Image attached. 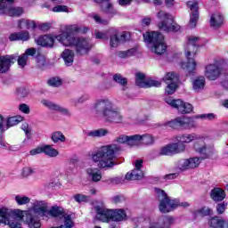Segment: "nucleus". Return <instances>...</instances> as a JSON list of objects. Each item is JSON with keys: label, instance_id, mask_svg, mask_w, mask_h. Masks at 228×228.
Masks as SVG:
<instances>
[{"label": "nucleus", "instance_id": "f257e3e1", "mask_svg": "<svg viewBox=\"0 0 228 228\" xmlns=\"http://www.w3.org/2000/svg\"><path fill=\"white\" fill-rule=\"evenodd\" d=\"M88 27H81L77 24L62 25L59 30V35L56 37L57 42L63 47H75L77 54L85 56V54H88L92 51L94 43L88 37H76L73 33L85 35L88 33Z\"/></svg>", "mask_w": 228, "mask_h": 228}, {"label": "nucleus", "instance_id": "f03ea898", "mask_svg": "<svg viewBox=\"0 0 228 228\" xmlns=\"http://www.w3.org/2000/svg\"><path fill=\"white\" fill-rule=\"evenodd\" d=\"M94 112L96 117L109 124H122L124 116L113 106V102L108 98H101L94 103Z\"/></svg>", "mask_w": 228, "mask_h": 228}, {"label": "nucleus", "instance_id": "7ed1b4c3", "mask_svg": "<svg viewBox=\"0 0 228 228\" xmlns=\"http://www.w3.org/2000/svg\"><path fill=\"white\" fill-rule=\"evenodd\" d=\"M120 151H122V147L117 143L107 144L93 152L90 158L94 163L97 164L98 168H113L117 152H120Z\"/></svg>", "mask_w": 228, "mask_h": 228}, {"label": "nucleus", "instance_id": "20e7f679", "mask_svg": "<svg viewBox=\"0 0 228 228\" xmlns=\"http://www.w3.org/2000/svg\"><path fill=\"white\" fill-rule=\"evenodd\" d=\"M49 206L45 201H34L33 206L28 209L25 215L24 222L27 223L29 228H40L42 224L40 220L35 215H41V216H45L47 215V210Z\"/></svg>", "mask_w": 228, "mask_h": 228}, {"label": "nucleus", "instance_id": "39448f33", "mask_svg": "<svg viewBox=\"0 0 228 228\" xmlns=\"http://www.w3.org/2000/svg\"><path fill=\"white\" fill-rule=\"evenodd\" d=\"M144 40L148 43V47L154 54L161 55L167 53V43L165 37L158 31L146 32L143 34Z\"/></svg>", "mask_w": 228, "mask_h": 228}, {"label": "nucleus", "instance_id": "423d86ee", "mask_svg": "<svg viewBox=\"0 0 228 228\" xmlns=\"http://www.w3.org/2000/svg\"><path fill=\"white\" fill-rule=\"evenodd\" d=\"M155 193L159 199V209L160 213H170L179 208V200H173L168 197L164 190L155 188Z\"/></svg>", "mask_w": 228, "mask_h": 228}, {"label": "nucleus", "instance_id": "0eeeda50", "mask_svg": "<svg viewBox=\"0 0 228 228\" xmlns=\"http://www.w3.org/2000/svg\"><path fill=\"white\" fill-rule=\"evenodd\" d=\"M157 18L160 20L158 23V28L161 31L177 33L181 29V26L174 21V16L165 11H159L157 13Z\"/></svg>", "mask_w": 228, "mask_h": 228}, {"label": "nucleus", "instance_id": "6e6552de", "mask_svg": "<svg viewBox=\"0 0 228 228\" xmlns=\"http://www.w3.org/2000/svg\"><path fill=\"white\" fill-rule=\"evenodd\" d=\"M165 126H167V127H171L172 129L191 131V129H196L197 122L191 117H177L171 121L166 122Z\"/></svg>", "mask_w": 228, "mask_h": 228}, {"label": "nucleus", "instance_id": "1a4fd4ad", "mask_svg": "<svg viewBox=\"0 0 228 228\" xmlns=\"http://www.w3.org/2000/svg\"><path fill=\"white\" fill-rule=\"evenodd\" d=\"M46 218H59V224H64L67 227H73L72 216L67 214L60 207H53L50 210L46 211Z\"/></svg>", "mask_w": 228, "mask_h": 228}, {"label": "nucleus", "instance_id": "9d476101", "mask_svg": "<svg viewBox=\"0 0 228 228\" xmlns=\"http://www.w3.org/2000/svg\"><path fill=\"white\" fill-rule=\"evenodd\" d=\"M13 0H0V15L9 17H20L24 13V8L12 6Z\"/></svg>", "mask_w": 228, "mask_h": 228}, {"label": "nucleus", "instance_id": "9b49d317", "mask_svg": "<svg viewBox=\"0 0 228 228\" xmlns=\"http://www.w3.org/2000/svg\"><path fill=\"white\" fill-rule=\"evenodd\" d=\"M186 151V144L172 142L159 151V156H174V154H181Z\"/></svg>", "mask_w": 228, "mask_h": 228}, {"label": "nucleus", "instance_id": "f8f14e48", "mask_svg": "<svg viewBox=\"0 0 228 228\" xmlns=\"http://www.w3.org/2000/svg\"><path fill=\"white\" fill-rule=\"evenodd\" d=\"M145 228H170L174 224V217L172 216H160L157 218H150L146 221Z\"/></svg>", "mask_w": 228, "mask_h": 228}, {"label": "nucleus", "instance_id": "ddd939ff", "mask_svg": "<svg viewBox=\"0 0 228 228\" xmlns=\"http://www.w3.org/2000/svg\"><path fill=\"white\" fill-rule=\"evenodd\" d=\"M167 104L172 108H175L179 113H191L193 111V105L188 102H184L183 100H174L171 97L165 99Z\"/></svg>", "mask_w": 228, "mask_h": 228}, {"label": "nucleus", "instance_id": "4468645a", "mask_svg": "<svg viewBox=\"0 0 228 228\" xmlns=\"http://www.w3.org/2000/svg\"><path fill=\"white\" fill-rule=\"evenodd\" d=\"M200 44V39L195 36H190L188 41L184 45L185 56L186 58H194L199 53V45Z\"/></svg>", "mask_w": 228, "mask_h": 228}, {"label": "nucleus", "instance_id": "2eb2a0df", "mask_svg": "<svg viewBox=\"0 0 228 228\" xmlns=\"http://www.w3.org/2000/svg\"><path fill=\"white\" fill-rule=\"evenodd\" d=\"M0 218L5 220H17L20 222L24 218V211L20 209H11L8 210L6 208H0Z\"/></svg>", "mask_w": 228, "mask_h": 228}, {"label": "nucleus", "instance_id": "dca6fc26", "mask_svg": "<svg viewBox=\"0 0 228 228\" xmlns=\"http://www.w3.org/2000/svg\"><path fill=\"white\" fill-rule=\"evenodd\" d=\"M135 85L141 88H151V86L159 88L161 82L154 79H145V74L137 73L135 74Z\"/></svg>", "mask_w": 228, "mask_h": 228}, {"label": "nucleus", "instance_id": "f3484780", "mask_svg": "<svg viewBox=\"0 0 228 228\" xmlns=\"http://www.w3.org/2000/svg\"><path fill=\"white\" fill-rule=\"evenodd\" d=\"M204 74L205 77L209 79V81H216L220 77V75L224 74V69L216 64H208L205 68Z\"/></svg>", "mask_w": 228, "mask_h": 228}, {"label": "nucleus", "instance_id": "a211bd4d", "mask_svg": "<svg viewBox=\"0 0 228 228\" xmlns=\"http://www.w3.org/2000/svg\"><path fill=\"white\" fill-rule=\"evenodd\" d=\"M194 149L196 152L201 154L203 158H213L215 154V147L207 146L202 140L194 142Z\"/></svg>", "mask_w": 228, "mask_h": 228}, {"label": "nucleus", "instance_id": "6ab92c4d", "mask_svg": "<svg viewBox=\"0 0 228 228\" xmlns=\"http://www.w3.org/2000/svg\"><path fill=\"white\" fill-rule=\"evenodd\" d=\"M97 220L108 224L111 220L112 210H110L101 205L94 206Z\"/></svg>", "mask_w": 228, "mask_h": 228}, {"label": "nucleus", "instance_id": "aec40b11", "mask_svg": "<svg viewBox=\"0 0 228 228\" xmlns=\"http://www.w3.org/2000/svg\"><path fill=\"white\" fill-rule=\"evenodd\" d=\"M187 6L191 10L189 27L195 28V26H197V20H199V3L195 1H189L187 3Z\"/></svg>", "mask_w": 228, "mask_h": 228}, {"label": "nucleus", "instance_id": "412c9836", "mask_svg": "<svg viewBox=\"0 0 228 228\" xmlns=\"http://www.w3.org/2000/svg\"><path fill=\"white\" fill-rule=\"evenodd\" d=\"M15 55L0 56V74H5L10 70V67L15 63Z\"/></svg>", "mask_w": 228, "mask_h": 228}, {"label": "nucleus", "instance_id": "4be33fe9", "mask_svg": "<svg viewBox=\"0 0 228 228\" xmlns=\"http://www.w3.org/2000/svg\"><path fill=\"white\" fill-rule=\"evenodd\" d=\"M59 35L60 34L54 36H41L36 39V44H37V45H41L42 47H54V40H58L56 37Z\"/></svg>", "mask_w": 228, "mask_h": 228}, {"label": "nucleus", "instance_id": "5701e85b", "mask_svg": "<svg viewBox=\"0 0 228 228\" xmlns=\"http://www.w3.org/2000/svg\"><path fill=\"white\" fill-rule=\"evenodd\" d=\"M41 103L43 104V106H45L49 110H52L53 111H59V113H61L62 115L70 117V110H69V109L67 108L61 107V105H58L48 100H42Z\"/></svg>", "mask_w": 228, "mask_h": 228}, {"label": "nucleus", "instance_id": "b1692460", "mask_svg": "<svg viewBox=\"0 0 228 228\" xmlns=\"http://www.w3.org/2000/svg\"><path fill=\"white\" fill-rule=\"evenodd\" d=\"M156 142V137L151 134H145L142 135L135 134V146L140 145H154Z\"/></svg>", "mask_w": 228, "mask_h": 228}, {"label": "nucleus", "instance_id": "393cba45", "mask_svg": "<svg viewBox=\"0 0 228 228\" xmlns=\"http://www.w3.org/2000/svg\"><path fill=\"white\" fill-rule=\"evenodd\" d=\"M87 179L93 183H99L102 179V172L97 167H88L86 169Z\"/></svg>", "mask_w": 228, "mask_h": 228}, {"label": "nucleus", "instance_id": "a878e982", "mask_svg": "<svg viewBox=\"0 0 228 228\" xmlns=\"http://www.w3.org/2000/svg\"><path fill=\"white\" fill-rule=\"evenodd\" d=\"M200 135L191 133V134H183L176 136V141L178 143H191V142H200Z\"/></svg>", "mask_w": 228, "mask_h": 228}, {"label": "nucleus", "instance_id": "bb28decb", "mask_svg": "<svg viewBox=\"0 0 228 228\" xmlns=\"http://www.w3.org/2000/svg\"><path fill=\"white\" fill-rule=\"evenodd\" d=\"M191 86L193 92L200 94L206 87V77L204 76H199L191 80Z\"/></svg>", "mask_w": 228, "mask_h": 228}, {"label": "nucleus", "instance_id": "cd10ccee", "mask_svg": "<svg viewBox=\"0 0 228 228\" xmlns=\"http://www.w3.org/2000/svg\"><path fill=\"white\" fill-rule=\"evenodd\" d=\"M224 20H225V18H224V15L220 12H215L210 16V28H213V29H218L219 28H222L224 26Z\"/></svg>", "mask_w": 228, "mask_h": 228}, {"label": "nucleus", "instance_id": "c85d7f7f", "mask_svg": "<svg viewBox=\"0 0 228 228\" xmlns=\"http://www.w3.org/2000/svg\"><path fill=\"white\" fill-rule=\"evenodd\" d=\"M114 142L116 143H119L120 145H129L130 147L135 146V134L134 135H126V134H120L115 138Z\"/></svg>", "mask_w": 228, "mask_h": 228}, {"label": "nucleus", "instance_id": "c756f323", "mask_svg": "<svg viewBox=\"0 0 228 228\" xmlns=\"http://www.w3.org/2000/svg\"><path fill=\"white\" fill-rule=\"evenodd\" d=\"M65 66L66 67H72L74 64V57L76 56V53L70 49H65L61 54Z\"/></svg>", "mask_w": 228, "mask_h": 228}, {"label": "nucleus", "instance_id": "7c9ffc66", "mask_svg": "<svg viewBox=\"0 0 228 228\" xmlns=\"http://www.w3.org/2000/svg\"><path fill=\"white\" fill-rule=\"evenodd\" d=\"M182 69L187 70L188 74L195 75V71L197 70V61L193 57L187 58V62L182 64Z\"/></svg>", "mask_w": 228, "mask_h": 228}, {"label": "nucleus", "instance_id": "2f4dec72", "mask_svg": "<svg viewBox=\"0 0 228 228\" xmlns=\"http://www.w3.org/2000/svg\"><path fill=\"white\" fill-rule=\"evenodd\" d=\"M111 220L113 222H124V220H127V213L122 208L112 210Z\"/></svg>", "mask_w": 228, "mask_h": 228}, {"label": "nucleus", "instance_id": "473e14b6", "mask_svg": "<svg viewBox=\"0 0 228 228\" xmlns=\"http://www.w3.org/2000/svg\"><path fill=\"white\" fill-rule=\"evenodd\" d=\"M22 120H24V118L22 116L11 117L7 118V120L4 118V126L7 127V129H10V127H13V126L20 124Z\"/></svg>", "mask_w": 228, "mask_h": 228}, {"label": "nucleus", "instance_id": "72a5a7b5", "mask_svg": "<svg viewBox=\"0 0 228 228\" xmlns=\"http://www.w3.org/2000/svg\"><path fill=\"white\" fill-rule=\"evenodd\" d=\"M109 134L110 130L106 128H100L87 132V136L91 138H102L103 136H108Z\"/></svg>", "mask_w": 228, "mask_h": 228}, {"label": "nucleus", "instance_id": "f704fd0d", "mask_svg": "<svg viewBox=\"0 0 228 228\" xmlns=\"http://www.w3.org/2000/svg\"><path fill=\"white\" fill-rule=\"evenodd\" d=\"M210 196L215 202H221V200L225 199V191L220 188H215L211 191Z\"/></svg>", "mask_w": 228, "mask_h": 228}, {"label": "nucleus", "instance_id": "c9c22d12", "mask_svg": "<svg viewBox=\"0 0 228 228\" xmlns=\"http://www.w3.org/2000/svg\"><path fill=\"white\" fill-rule=\"evenodd\" d=\"M143 177V171L142 169H134L132 172L126 173L125 179L126 181H138Z\"/></svg>", "mask_w": 228, "mask_h": 228}, {"label": "nucleus", "instance_id": "e433bc0d", "mask_svg": "<svg viewBox=\"0 0 228 228\" xmlns=\"http://www.w3.org/2000/svg\"><path fill=\"white\" fill-rule=\"evenodd\" d=\"M18 28H20V29H24V28H26V29H35L37 23L35 20L21 19L18 21Z\"/></svg>", "mask_w": 228, "mask_h": 228}, {"label": "nucleus", "instance_id": "4c0bfd02", "mask_svg": "<svg viewBox=\"0 0 228 228\" xmlns=\"http://www.w3.org/2000/svg\"><path fill=\"white\" fill-rule=\"evenodd\" d=\"M121 44L120 38L118 37V31L112 29V33L110 37V47L111 49H117Z\"/></svg>", "mask_w": 228, "mask_h": 228}, {"label": "nucleus", "instance_id": "58836bf2", "mask_svg": "<svg viewBox=\"0 0 228 228\" xmlns=\"http://www.w3.org/2000/svg\"><path fill=\"white\" fill-rule=\"evenodd\" d=\"M51 140L53 143H63L66 142L67 137L61 131H55L52 133Z\"/></svg>", "mask_w": 228, "mask_h": 228}, {"label": "nucleus", "instance_id": "ea45409f", "mask_svg": "<svg viewBox=\"0 0 228 228\" xmlns=\"http://www.w3.org/2000/svg\"><path fill=\"white\" fill-rule=\"evenodd\" d=\"M210 227L224 228L225 227V221L218 216L210 218L208 222Z\"/></svg>", "mask_w": 228, "mask_h": 228}, {"label": "nucleus", "instance_id": "a19ab883", "mask_svg": "<svg viewBox=\"0 0 228 228\" xmlns=\"http://www.w3.org/2000/svg\"><path fill=\"white\" fill-rule=\"evenodd\" d=\"M163 81L166 84L179 83V75L175 72H168L164 76Z\"/></svg>", "mask_w": 228, "mask_h": 228}, {"label": "nucleus", "instance_id": "79ce46f5", "mask_svg": "<svg viewBox=\"0 0 228 228\" xmlns=\"http://www.w3.org/2000/svg\"><path fill=\"white\" fill-rule=\"evenodd\" d=\"M102 12H103L104 13H108L109 15H111V17H113V15H117V9H115L113 4L110 2L103 4L102 5Z\"/></svg>", "mask_w": 228, "mask_h": 228}, {"label": "nucleus", "instance_id": "37998d69", "mask_svg": "<svg viewBox=\"0 0 228 228\" xmlns=\"http://www.w3.org/2000/svg\"><path fill=\"white\" fill-rule=\"evenodd\" d=\"M43 153L46 156H49V158H56L60 154L58 150L54 149L51 145H45L43 146Z\"/></svg>", "mask_w": 228, "mask_h": 228}, {"label": "nucleus", "instance_id": "c03bdc74", "mask_svg": "<svg viewBox=\"0 0 228 228\" xmlns=\"http://www.w3.org/2000/svg\"><path fill=\"white\" fill-rule=\"evenodd\" d=\"M1 223L4 225H8L9 228H22V224L20 221L0 218Z\"/></svg>", "mask_w": 228, "mask_h": 228}, {"label": "nucleus", "instance_id": "a18cd8bd", "mask_svg": "<svg viewBox=\"0 0 228 228\" xmlns=\"http://www.w3.org/2000/svg\"><path fill=\"white\" fill-rule=\"evenodd\" d=\"M14 200L18 206H26V204H29V202H31V198L18 194L14 196Z\"/></svg>", "mask_w": 228, "mask_h": 228}, {"label": "nucleus", "instance_id": "49530a36", "mask_svg": "<svg viewBox=\"0 0 228 228\" xmlns=\"http://www.w3.org/2000/svg\"><path fill=\"white\" fill-rule=\"evenodd\" d=\"M176 168L184 172L186 170H190V166L188 164V159H180L176 162Z\"/></svg>", "mask_w": 228, "mask_h": 228}, {"label": "nucleus", "instance_id": "de8ad7c7", "mask_svg": "<svg viewBox=\"0 0 228 228\" xmlns=\"http://www.w3.org/2000/svg\"><path fill=\"white\" fill-rule=\"evenodd\" d=\"M137 51L135 48H132L126 51L118 52V56L119 58H131V56H135Z\"/></svg>", "mask_w": 228, "mask_h": 228}, {"label": "nucleus", "instance_id": "09e8293b", "mask_svg": "<svg viewBox=\"0 0 228 228\" xmlns=\"http://www.w3.org/2000/svg\"><path fill=\"white\" fill-rule=\"evenodd\" d=\"M187 162L189 165V169L191 170L193 168H197V167L200 165V158H198V157L190 158V159H187Z\"/></svg>", "mask_w": 228, "mask_h": 228}, {"label": "nucleus", "instance_id": "8fccbe9b", "mask_svg": "<svg viewBox=\"0 0 228 228\" xmlns=\"http://www.w3.org/2000/svg\"><path fill=\"white\" fill-rule=\"evenodd\" d=\"M63 81L61 80V78L58 77H53L52 78H50L47 82V84L50 86H53L55 88H58V86H61Z\"/></svg>", "mask_w": 228, "mask_h": 228}, {"label": "nucleus", "instance_id": "3c124183", "mask_svg": "<svg viewBox=\"0 0 228 228\" xmlns=\"http://www.w3.org/2000/svg\"><path fill=\"white\" fill-rule=\"evenodd\" d=\"M35 168L31 167H24L21 169V173L20 175L21 177H29V175H33V174H35Z\"/></svg>", "mask_w": 228, "mask_h": 228}, {"label": "nucleus", "instance_id": "603ef678", "mask_svg": "<svg viewBox=\"0 0 228 228\" xmlns=\"http://www.w3.org/2000/svg\"><path fill=\"white\" fill-rule=\"evenodd\" d=\"M113 79L116 83L121 85V86H126V85H127V78L122 77L120 74H115Z\"/></svg>", "mask_w": 228, "mask_h": 228}, {"label": "nucleus", "instance_id": "864d4df0", "mask_svg": "<svg viewBox=\"0 0 228 228\" xmlns=\"http://www.w3.org/2000/svg\"><path fill=\"white\" fill-rule=\"evenodd\" d=\"M179 82H173L172 84H167L166 87V94L167 95H172V94L175 93V90H177V85Z\"/></svg>", "mask_w": 228, "mask_h": 228}, {"label": "nucleus", "instance_id": "5fc2aeb1", "mask_svg": "<svg viewBox=\"0 0 228 228\" xmlns=\"http://www.w3.org/2000/svg\"><path fill=\"white\" fill-rule=\"evenodd\" d=\"M28 60H29V57H28V55L24 53L19 56L17 60L19 67H20L21 69H24V67L28 65Z\"/></svg>", "mask_w": 228, "mask_h": 228}, {"label": "nucleus", "instance_id": "6e6d98bb", "mask_svg": "<svg viewBox=\"0 0 228 228\" xmlns=\"http://www.w3.org/2000/svg\"><path fill=\"white\" fill-rule=\"evenodd\" d=\"M52 12H54L55 13H60L61 12L69 13L70 11L67 5H56L52 9Z\"/></svg>", "mask_w": 228, "mask_h": 228}, {"label": "nucleus", "instance_id": "4d7b16f0", "mask_svg": "<svg viewBox=\"0 0 228 228\" xmlns=\"http://www.w3.org/2000/svg\"><path fill=\"white\" fill-rule=\"evenodd\" d=\"M86 101H90V94H83L78 99L75 100L74 104L75 106H77V104H83L86 102Z\"/></svg>", "mask_w": 228, "mask_h": 228}, {"label": "nucleus", "instance_id": "13d9d810", "mask_svg": "<svg viewBox=\"0 0 228 228\" xmlns=\"http://www.w3.org/2000/svg\"><path fill=\"white\" fill-rule=\"evenodd\" d=\"M119 40L121 43L129 42L131 40V32L124 31L121 33Z\"/></svg>", "mask_w": 228, "mask_h": 228}, {"label": "nucleus", "instance_id": "bf43d9fd", "mask_svg": "<svg viewBox=\"0 0 228 228\" xmlns=\"http://www.w3.org/2000/svg\"><path fill=\"white\" fill-rule=\"evenodd\" d=\"M95 38L99 40H108V32H102L99 30L94 31Z\"/></svg>", "mask_w": 228, "mask_h": 228}, {"label": "nucleus", "instance_id": "052dcab7", "mask_svg": "<svg viewBox=\"0 0 228 228\" xmlns=\"http://www.w3.org/2000/svg\"><path fill=\"white\" fill-rule=\"evenodd\" d=\"M18 33H19V40H20L21 42H28V40H29V38H30L29 32L21 31V32H18Z\"/></svg>", "mask_w": 228, "mask_h": 228}, {"label": "nucleus", "instance_id": "680f3d73", "mask_svg": "<svg viewBox=\"0 0 228 228\" xmlns=\"http://www.w3.org/2000/svg\"><path fill=\"white\" fill-rule=\"evenodd\" d=\"M93 19H94V20H95V22L97 24H103L105 26H106V24H109V22H110V20L101 18V16H99V14H94Z\"/></svg>", "mask_w": 228, "mask_h": 228}, {"label": "nucleus", "instance_id": "e2e57ef3", "mask_svg": "<svg viewBox=\"0 0 228 228\" xmlns=\"http://www.w3.org/2000/svg\"><path fill=\"white\" fill-rule=\"evenodd\" d=\"M200 215L203 216H209V215H213V209L208 207H204L199 210Z\"/></svg>", "mask_w": 228, "mask_h": 228}, {"label": "nucleus", "instance_id": "0e129e2a", "mask_svg": "<svg viewBox=\"0 0 228 228\" xmlns=\"http://www.w3.org/2000/svg\"><path fill=\"white\" fill-rule=\"evenodd\" d=\"M225 209H227V203L222 202L217 204L216 206V211L218 215H223V213H225Z\"/></svg>", "mask_w": 228, "mask_h": 228}, {"label": "nucleus", "instance_id": "69168bd1", "mask_svg": "<svg viewBox=\"0 0 228 228\" xmlns=\"http://www.w3.org/2000/svg\"><path fill=\"white\" fill-rule=\"evenodd\" d=\"M73 199L76 202H86L88 200V197L85 194H76L73 196Z\"/></svg>", "mask_w": 228, "mask_h": 228}, {"label": "nucleus", "instance_id": "338daca9", "mask_svg": "<svg viewBox=\"0 0 228 228\" xmlns=\"http://www.w3.org/2000/svg\"><path fill=\"white\" fill-rule=\"evenodd\" d=\"M19 110L21 111V113H25V115H29L31 111V110L29 109V105L26 103L20 104Z\"/></svg>", "mask_w": 228, "mask_h": 228}, {"label": "nucleus", "instance_id": "774afa93", "mask_svg": "<svg viewBox=\"0 0 228 228\" xmlns=\"http://www.w3.org/2000/svg\"><path fill=\"white\" fill-rule=\"evenodd\" d=\"M18 95L24 99V97H28V95H29V91L26 88H20L18 90Z\"/></svg>", "mask_w": 228, "mask_h": 228}]
</instances>
